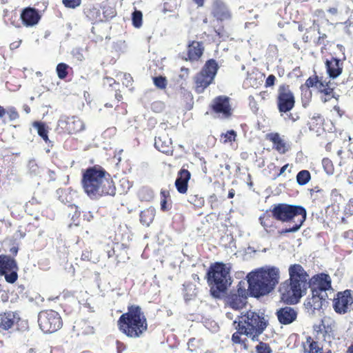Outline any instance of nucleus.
Here are the masks:
<instances>
[{"instance_id":"nucleus-1","label":"nucleus","mask_w":353,"mask_h":353,"mask_svg":"<svg viewBox=\"0 0 353 353\" xmlns=\"http://www.w3.org/2000/svg\"><path fill=\"white\" fill-rule=\"evenodd\" d=\"M280 270L278 268L265 265L252 270L245 276L248 284L239 281L236 290H231L223 298L226 303L232 309L239 310L248 303V296L257 299L271 293L279 282Z\"/></svg>"},{"instance_id":"nucleus-2","label":"nucleus","mask_w":353,"mask_h":353,"mask_svg":"<svg viewBox=\"0 0 353 353\" xmlns=\"http://www.w3.org/2000/svg\"><path fill=\"white\" fill-rule=\"evenodd\" d=\"M110 174L101 166L88 168L82 174L81 186L85 194L94 201L114 196L116 187Z\"/></svg>"},{"instance_id":"nucleus-3","label":"nucleus","mask_w":353,"mask_h":353,"mask_svg":"<svg viewBox=\"0 0 353 353\" xmlns=\"http://www.w3.org/2000/svg\"><path fill=\"white\" fill-rule=\"evenodd\" d=\"M330 276L326 273L315 274L309 280L307 284L311 290V296H308L304 302L307 313L314 315L316 311L323 310L328 306L327 291L332 290Z\"/></svg>"},{"instance_id":"nucleus-4","label":"nucleus","mask_w":353,"mask_h":353,"mask_svg":"<svg viewBox=\"0 0 353 353\" xmlns=\"http://www.w3.org/2000/svg\"><path fill=\"white\" fill-rule=\"evenodd\" d=\"M231 268L223 262H214L208 268L205 279L210 294L214 299L221 300L232 283Z\"/></svg>"},{"instance_id":"nucleus-5","label":"nucleus","mask_w":353,"mask_h":353,"mask_svg":"<svg viewBox=\"0 0 353 353\" xmlns=\"http://www.w3.org/2000/svg\"><path fill=\"white\" fill-rule=\"evenodd\" d=\"M119 330L130 338H139L148 329L146 318L140 306H128V312L121 314L118 320Z\"/></svg>"},{"instance_id":"nucleus-6","label":"nucleus","mask_w":353,"mask_h":353,"mask_svg":"<svg viewBox=\"0 0 353 353\" xmlns=\"http://www.w3.org/2000/svg\"><path fill=\"white\" fill-rule=\"evenodd\" d=\"M272 217L283 223L292 221L296 216H301L298 223L303 224L307 218L306 209L300 205H291L285 203L274 204L270 210Z\"/></svg>"},{"instance_id":"nucleus-7","label":"nucleus","mask_w":353,"mask_h":353,"mask_svg":"<svg viewBox=\"0 0 353 353\" xmlns=\"http://www.w3.org/2000/svg\"><path fill=\"white\" fill-rule=\"evenodd\" d=\"M38 323L44 333L55 332L63 325L60 314L52 310L40 312L38 314Z\"/></svg>"},{"instance_id":"nucleus-8","label":"nucleus","mask_w":353,"mask_h":353,"mask_svg":"<svg viewBox=\"0 0 353 353\" xmlns=\"http://www.w3.org/2000/svg\"><path fill=\"white\" fill-rule=\"evenodd\" d=\"M276 105L281 115L291 111L295 105V98L288 85H279L276 98Z\"/></svg>"},{"instance_id":"nucleus-9","label":"nucleus","mask_w":353,"mask_h":353,"mask_svg":"<svg viewBox=\"0 0 353 353\" xmlns=\"http://www.w3.org/2000/svg\"><path fill=\"white\" fill-rule=\"evenodd\" d=\"M19 267L17 261L9 255L0 254V276H3L8 283L18 279Z\"/></svg>"},{"instance_id":"nucleus-10","label":"nucleus","mask_w":353,"mask_h":353,"mask_svg":"<svg viewBox=\"0 0 353 353\" xmlns=\"http://www.w3.org/2000/svg\"><path fill=\"white\" fill-rule=\"evenodd\" d=\"M239 317L243 319L242 324L246 325L248 331L256 330L261 326L263 330H265L269 324L268 320L265 319L263 313L260 314L252 310L247 311L245 314Z\"/></svg>"},{"instance_id":"nucleus-11","label":"nucleus","mask_w":353,"mask_h":353,"mask_svg":"<svg viewBox=\"0 0 353 353\" xmlns=\"http://www.w3.org/2000/svg\"><path fill=\"white\" fill-rule=\"evenodd\" d=\"M353 303L352 290H345L339 292L333 299V308L339 314H345L348 312L349 306Z\"/></svg>"},{"instance_id":"nucleus-12","label":"nucleus","mask_w":353,"mask_h":353,"mask_svg":"<svg viewBox=\"0 0 353 353\" xmlns=\"http://www.w3.org/2000/svg\"><path fill=\"white\" fill-rule=\"evenodd\" d=\"M204 47L201 41H192L188 45L187 54H180L182 59L190 62L198 61L203 54Z\"/></svg>"},{"instance_id":"nucleus-13","label":"nucleus","mask_w":353,"mask_h":353,"mask_svg":"<svg viewBox=\"0 0 353 353\" xmlns=\"http://www.w3.org/2000/svg\"><path fill=\"white\" fill-rule=\"evenodd\" d=\"M275 314L279 323L286 325L296 320L298 312L293 307L285 306L276 310Z\"/></svg>"},{"instance_id":"nucleus-14","label":"nucleus","mask_w":353,"mask_h":353,"mask_svg":"<svg viewBox=\"0 0 353 353\" xmlns=\"http://www.w3.org/2000/svg\"><path fill=\"white\" fill-rule=\"evenodd\" d=\"M20 17L25 26L32 27L39 22L41 15L35 8L26 7L22 10Z\"/></svg>"},{"instance_id":"nucleus-15","label":"nucleus","mask_w":353,"mask_h":353,"mask_svg":"<svg viewBox=\"0 0 353 353\" xmlns=\"http://www.w3.org/2000/svg\"><path fill=\"white\" fill-rule=\"evenodd\" d=\"M212 110L216 113H221L225 117L231 114V108L229 103V97L226 96H219L213 101Z\"/></svg>"},{"instance_id":"nucleus-16","label":"nucleus","mask_w":353,"mask_h":353,"mask_svg":"<svg viewBox=\"0 0 353 353\" xmlns=\"http://www.w3.org/2000/svg\"><path fill=\"white\" fill-rule=\"evenodd\" d=\"M233 324L235 325L236 332L232 334L231 340L235 344H241L245 350H248V345L247 343V339H242L241 335L247 336L248 332L246 327L244 324H242V321H234Z\"/></svg>"},{"instance_id":"nucleus-17","label":"nucleus","mask_w":353,"mask_h":353,"mask_svg":"<svg viewBox=\"0 0 353 353\" xmlns=\"http://www.w3.org/2000/svg\"><path fill=\"white\" fill-rule=\"evenodd\" d=\"M325 64L330 78L334 79L341 74L343 63L339 58L332 57L330 60L326 59Z\"/></svg>"},{"instance_id":"nucleus-18","label":"nucleus","mask_w":353,"mask_h":353,"mask_svg":"<svg viewBox=\"0 0 353 353\" xmlns=\"http://www.w3.org/2000/svg\"><path fill=\"white\" fill-rule=\"evenodd\" d=\"M190 172L186 169L181 168L179 171L174 185L179 193H186L188 188V181L190 179Z\"/></svg>"},{"instance_id":"nucleus-19","label":"nucleus","mask_w":353,"mask_h":353,"mask_svg":"<svg viewBox=\"0 0 353 353\" xmlns=\"http://www.w3.org/2000/svg\"><path fill=\"white\" fill-rule=\"evenodd\" d=\"M212 13L217 20L223 21L230 18V13L227 6L221 0L214 1Z\"/></svg>"},{"instance_id":"nucleus-20","label":"nucleus","mask_w":353,"mask_h":353,"mask_svg":"<svg viewBox=\"0 0 353 353\" xmlns=\"http://www.w3.org/2000/svg\"><path fill=\"white\" fill-rule=\"evenodd\" d=\"M172 139L168 138L167 135L159 136L155 137L154 147L162 153L168 155L172 154Z\"/></svg>"},{"instance_id":"nucleus-21","label":"nucleus","mask_w":353,"mask_h":353,"mask_svg":"<svg viewBox=\"0 0 353 353\" xmlns=\"http://www.w3.org/2000/svg\"><path fill=\"white\" fill-rule=\"evenodd\" d=\"M56 193L59 200L61 203L65 205H68L69 207L74 206L76 209L78 208L77 205L72 203L74 197L77 196V192L75 191L70 188H59L56 191Z\"/></svg>"},{"instance_id":"nucleus-22","label":"nucleus","mask_w":353,"mask_h":353,"mask_svg":"<svg viewBox=\"0 0 353 353\" xmlns=\"http://www.w3.org/2000/svg\"><path fill=\"white\" fill-rule=\"evenodd\" d=\"M214 78L200 71L195 77L196 92L202 93L214 81Z\"/></svg>"},{"instance_id":"nucleus-23","label":"nucleus","mask_w":353,"mask_h":353,"mask_svg":"<svg viewBox=\"0 0 353 353\" xmlns=\"http://www.w3.org/2000/svg\"><path fill=\"white\" fill-rule=\"evenodd\" d=\"M15 314L12 312L0 314V330H8L15 322Z\"/></svg>"},{"instance_id":"nucleus-24","label":"nucleus","mask_w":353,"mask_h":353,"mask_svg":"<svg viewBox=\"0 0 353 353\" xmlns=\"http://www.w3.org/2000/svg\"><path fill=\"white\" fill-rule=\"evenodd\" d=\"M84 14L92 23L103 21L101 10L95 6L87 7L84 9Z\"/></svg>"},{"instance_id":"nucleus-25","label":"nucleus","mask_w":353,"mask_h":353,"mask_svg":"<svg viewBox=\"0 0 353 353\" xmlns=\"http://www.w3.org/2000/svg\"><path fill=\"white\" fill-rule=\"evenodd\" d=\"M155 214L156 210L153 207H150L142 210L139 214L141 223L146 227L150 226L154 219Z\"/></svg>"},{"instance_id":"nucleus-26","label":"nucleus","mask_w":353,"mask_h":353,"mask_svg":"<svg viewBox=\"0 0 353 353\" xmlns=\"http://www.w3.org/2000/svg\"><path fill=\"white\" fill-rule=\"evenodd\" d=\"M268 137L269 140L273 143L274 148L277 151L282 154H285L288 151L289 148H286V143L282 139H281L279 133H270L268 134Z\"/></svg>"},{"instance_id":"nucleus-27","label":"nucleus","mask_w":353,"mask_h":353,"mask_svg":"<svg viewBox=\"0 0 353 353\" xmlns=\"http://www.w3.org/2000/svg\"><path fill=\"white\" fill-rule=\"evenodd\" d=\"M219 68V66L216 61L214 59H210L206 61L201 71L214 79Z\"/></svg>"},{"instance_id":"nucleus-28","label":"nucleus","mask_w":353,"mask_h":353,"mask_svg":"<svg viewBox=\"0 0 353 353\" xmlns=\"http://www.w3.org/2000/svg\"><path fill=\"white\" fill-rule=\"evenodd\" d=\"M68 133L76 134L80 132L85 129L84 123L77 117L73 116L70 117Z\"/></svg>"},{"instance_id":"nucleus-29","label":"nucleus","mask_w":353,"mask_h":353,"mask_svg":"<svg viewBox=\"0 0 353 353\" xmlns=\"http://www.w3.org/2000/svg\"><path fill=\"white\" fill-rule=\"evenodd\" d=\"M302 295L293 293L292 290L287 289L285 292L281 293V300L286 305H294L299 302Z\"/></svg>"},{"instance_id":"nucleus-30","label":"nucleus","mask_w":353,"mask_h":353,"mask_svg":"<svg viewBox=\"0 0 353 353\" xmlns=\"http://www.w3.org/2000/svg\"><path fill=\"white\" fill-rule=\"evenodd\" d=\"M290 279H307L308 274L299 264L291 265L289 268Z\"/></svg>"},{"instance_id":"nucleus-31","label":"nucleus","mask_w":353,"mask_h":353,"mask_svg":"<svg viewBox=\"0 0 353 353\" xmlns=\"http://www.w3.org/2000/svg\"><path fill=\"white\" fill-rule=\"evenodd\" d=\"M290 284L288 289L292 290L293 293L302 295L301 285L305 284L307 279H290Z\"/></svg>"},{"instance_id":"nucleus-32","label":"nucleus","mask_w":353,"mask_h":353,"mask_svg":"<svg viewBox=\"0 0 353 353\" xmlns=\"http://www.w3.org/2000/svg\"><path fill=\"white\" fill-rule=\"evenodd\" d=\"M33 126L34 128L37 129V133L41 137L46 143L49 141L48 139V126L46 125L45 123L41 121H35L33 123Z\"/></svg>"},{"instance_id":"nucleus-33","label":"nucleus","mask_w":353,"mask_h":353,"mask_svg":"<svg viewBox=\"0 0 353 353\" xmlns=\"http://www.w3.org/2000/svg\"><path fill=\"white\" fill-rule=\"evenodd\" d=\"M28 172L32 176H41L44 168L39 166L35 159H30L28 164Z\"/></svg>"},{"instance_id":"nucleus-34","label":"nucleus","mask_w":353,"mask_h":353,"mask_svg":"<svg viewBox=\"0 0 353 353\" xmlns=\"http://www.w3.org/2000/svg\"><path fill=\"white\" fill-rule=\"evenodd\" d=\"M296 179L299 185H305L310 181L311 174L307 170H302L297 173Z\"/></svg>"},{"instance_id":"nucleus-35","label":"nucleus","mask_w":353,"mask_h":353,"mask_svg":"<svg viewBox=\"0 0 353 353\" xmlns=\"http://www.w3.org/2000/svg\"><path fill=\"white\" fill-rule=\"evenodd\" d=\"M101 8L103 10V13L101 15L103 18V21L112 19L113 17L116 16L117 12L113 7L108 6L107 4H103L101 6Z\"/></svg>"},{"instance_id":"nucleus-36","label":"nucleus","mask_w":353,"mask_h":353,"mask_svg":"<svg viewBox=\"0 0 353 353\" xmlns=\"http://www.w3.org/2000/svg\"><path fill=\"white\" fill-rule=\"evenodd\" d=\"M184 287V300L186 303L193 299L196 294L195 285L190 283L183 285Z\"/></svg>"},{"instance_id":"nucleus-37","label":"nucleus","mask_w":353,"mask_h":353,"mask_svg":"<svg viewBox=\"0 0 353 353\" xmlns=\"http://www.w3.org/2000/svg\"><path fill=\"white\" fill-rule=\"evenodd\" d=\"M272 213L269 211H267L265 213H263L259 217V221L261 225L264 228V229L267 231L268 228L272 226L273 222L272 221Z\"/></svg>"},{"instance_id":"nucleus-38","label":"nucleus","mask_w":353,"mask_h":353,"mask_svg":"<svg viewBox=\"0 0 353 353\" xmlns=\"http://www.w3.org/2000/svg\"><path fill=\"white\" fill-rule=\"evenodd\" d=\"M143 14L141 11L135 10L132 13V23L134 27L139 28L142 26Z\"/></svg>"},{"instance_id":"nucleus-39","label":"nucleus","mask_w":353,"mask_h":353,"mask_svg":"<svg viewBox=\"0 0 353 353\" xmlns=\"http://www.w3.org/2000/svg\"><path fill=\"white\" fill-rule=\"evenodd\" d=\"M69 66L65 63H60L57 65L56 71L57 76L60 79L66 78L68 74Z\"/></svg>"},{"instance_id":"nucleus-40","label":"nucleus","mask_w":353,"mask_h":353,"mask_svg":"<svg viewBox=\"0 0 353 353\" xmlns=\"http://www.w3.org/2000/svg\"><path fill=\"white\" fill-rule=\"evenodd\" d=\"M301 99H302V103L303 106L305 108L311 97H312V92L310 90L307 89V88H304V85L301 86Z\"/></svg>"},{"instance_id":"nucleus-41","label":"nucleus","mask_w":353,"mask_h":353,"mask_svg":"<svg viewBox=\"0 0 353 353\" xmlns=\"http://www.w3.org/2000/svg\"><path fill=\"white\" fill-rule=\"evenodd\" d=\"M265 330H263V327H259L256 330H250L248 331L247 336L249 337L254 342L261 341L259 339V336Z\"/></svg>"},{"instance_id":"nucleus-42","label":"nucleus","mask_w":353,"mask_h":353,"mask_svg":"<svg viewBox=\"0 0 353 353\" xmlns=\"http://www.w3.org/2000/svg\"><path fill=\"white\" fill-rule=\"evenodd\" d=\"M321 93L325 95V97H321V101L323 103L329 101L332 98H336L334 92V88H332L330 85H327V87L325 88V89L321 90Z\"/></svg>"},{"instance_id":"nucleus-43","label":"nucleus","mask_w":353,"mask_h":353,"mask_svg":"<svg viewBox=\"0 0 353 353\" xmlns=\"http://www.w3.org/2000/svg\"><path fill=\"white\" fill-rule=\"evenodd\" d=\"M256 353H272V350L268 343L263 341H259V343L255 347Z\"/></svg>"},{"instance_id":"nucleus-44","label":"nucleus","mask_w":353,"mask_h":353,"mask_svg":"<svg viewBox=\"0 0 353 353\" xmlns=\"http://www.w3.org/2000/svg\"><path fill=\"white\" fill-rule=\"evenodd\" d=\"M188 201L196 208H201L204 205V199L197 195H190Z\"/></svg>"},{"instance_id":"nucleus-45","label":"nucleus","mask_w":353,"mask_h":353,"mask_svg":"<svg viewBox=\"0 0 353 353\" xmlns=\"http://www.w3.org/2000/svg\"><path fill=\"white\" fill-rule=\"evenodd\" d=\"M70 117L66 115H62L60 117L57 125L62 130H64L68 133Z\"/></svg>"},{"instance_id":"nucleus-46","label":"nucleus","mask_w":353,"mask_h":353,"mask_svg":"<svg viewBox=\"0 0 353 353\" xmlns=\"http://www.w3.org/2000/svg\"><path fill=\"white\" fill-rule=\"evenodd\" d=\"M321 77L318 75L314 74L313 76L310 77L305 82L304 88H307L310 90V88H315L316 85H318L319 81Z\"/></svg>"},{"instance_id":"nucleus-47","label":"nucleus","mask_w":353,"mask_h":353,"mask_svg":"<svg viewBox=\"0 0 353 353\" xmlns=\"http://www.w3.org/2000/svg\"><path fill=\"white\" fill-rule=\"evenodd\" d=\"M322 165L323 167V169L325 172L331 175L334 172V166L332 164V161L328 158H324L322 160Z\"/></svg>"},{"instance_id":"nucleus-48","label":"nucleus","mask_w":353,"mask_h":353,"mask_svg":"<svg viewBox=\"0 0 353 353\" xmlns=\"http://www.w3.org/2000/svg\"><path fill=\"white\" fill-rule=\"evenodd\" d=\"M153 83L159 89H164L167 85V79L165 77L158 76L153 78Z\"/></svg>"},{"instance_id":"nucleus-49","label":"nucleus","mask_w":353,"mask_h":353,"mask_svg":"<svg viewBox=\"0 0 353 353\" xmlns=\"http://www.w3.org/2000/svg\"><path fill=\"white\" fill-rule=\"evenodd\" d=\"M310 339L311 337H308L307 342H310L309 350H307L305 348V353H318V351L319 350V343L313 340L310 341L309 340Z\"/></svg>"},{"instance_id":"nucleus-50","label":"nucleus","mask_w":353,"mask_h":353,"mask_svg":"<svg viewBox=\"0 0 353 353\" xmlns=\"http://www.w3.org/2000/svg\"><path fill=\"white\" fill-rule=\"evenodd\" d=\"M302 225L303 224H301V223H297L294 224L292 227L286 228L282 229L281 230H279L278 233L281 235H283L286 233L296 232L299 230V229L301 228Z\"/></svg>"},{"instance_id":"nucleus-51","label":"nucleus","mask_w":353,"mask_h":353,"mask_svg":"<svg viewBox=\"0 0 353 353\" xmlns=\"http://www.w3.org/2000/svg\"><path fill=\"white\" fill-rule=\"evenodd\" d=\"M6 114H7L10 121H14L19 117L17 109L14 107H8L7 109L5 108Z\"/></svg>"},{"instance_id":"nucleus-52","label":"nucleus","mask_w":353,"mask_h":353,"mask_svg":"<svg viewBox=\"0 0 353 353\" xmlns=\"http://www.w3.org/2000/svg\"><path fill=\"white\" fill-rule=\"evenodd\" d=\"M160 208L163 212H168L172 208V201L169 200H161L160 202Z\"/></svg>"},{"instance_id":"nucleus-53","label":"nucleus","mask_w":353,"mask_h":353,"mask_svg":"<svg viewBox=\"0 0 353 353\" xmlns=\"http://www.w3.org/2000/svg\"><path fill=\"white\" fill-rule=\"evenodd\" d=\"M81 0H62L66 8H75L81 4Z\"/></svg>"},{"instance_id":"nucleus-54","label":"nucleus","mask_w":353,"mask_h":353,"mask_svg":"<svg viewBox=\"0 0 353 353\" xmlns=\"http://www.w3.org/2000/svg\"><path fill=\"white\" fill-rule=\"evenodd\" d=\"M330 81L326 82L325 81H323V77H321L319 81L318 85H316L315 88L318 90L319 92L321 93V90L325 89V88H327V85H330Z\"/></svg>"},{"instance_id":"nucleus-55","label":"nucleus","mask_w":353,"mask_h":353,"mask_svg":"<svg viewBox=\"0 0 353 353\" xmlns=\"http://www.w3.org/2000/svg\"><path fill=\"white\" fill-rule=\"evenodd\" d=\"M275 81H276L275 76L274 74H270L265 80V87L268 88V87L273 86L275 83Z\"/></svg>"},{"instance_id":"nucleus-56","label":"nucleus","mask_w":353,"mask_h":353,"mask_svg":"<svg viewBox=\"0 0 353 353\" xmlns=\"http://www.w3.org/2000/svg\"><path fill=\"white\" fill-rule=\"evenodd\" d=\"M345 213L348 215L353 214V199H350L349 200V202L345 208Z\"/></svg>"},{"instance_id":"nucleus-57","label":"nucleus","mask_w":353,"mask_h":353,"mask_svg":"<svg viewBox=\"0 0 353 353\" xmlns=\"http://www.w3.org/2000/svg\"><path fill=\"white\" fill-rule=\"evenodd\" d=\"M132 77L130 74H123V84L125 85L126 87L132 85Z\"/></svg>"},{"instance_id":"nucleus-58","label":"nucleus","mask_w":353,"mask_h":353,"mask_svg":"<svg viewBox=\"0 0 353 353\" xmlns=\"http://www.w3.org/2000/svg\"><path fill=\"white\" fill-rule=\"evenodd\" d=\"M236 136V132L233 130L228 131L225 134V138L230 141H234Z\"/></svg>"},{"instance_id":"nucleus-59","label":"nucleus","mask_w":353,"mask_h":353,"mask_svg":"<svg viewBox=\"0 0 353 353\" xmlns=\"http://www.w3.org/2000/svg\"><path fill=\"white\" fill-rule=\"evenodd\" d=\"M161 200H169L170 199V192L167 190H161L160 192Z\"/></svg>"},{"instance_id":"nucleus-60","label":"nucleus","mask_w":353,"mask_h":353,"mask_svg":"<svg viewBox=\"0 0 353 353\" xmlns=\"http://www.w3.org/2000/svg\"><path fill=\"white\" fill-rule=\"evenodd\" d=\"M25 290V287L23 285H19L17 286L16 290H14L11 294L13 295L14 292H15V296H16V298L17 299L19 296V294H21L23 293V291Z\"/></svg>"},{"instance_id":"nucleus-61","label":"nucleus","mask_w":353,"mask_h":353,"mask_svg":"<svg viewBox=\"0 0 353 353\" xmlns=\"http://www.w3.org/2000/svg\"><path fill=\"white\" fill-rule=\"evenodd\" d=\"M90 258H91V252L89 250H85L82 252V254H81V260L90 261Z\"/></svg>"},{"instance_id":"nucleus-62","label":"nucleus","mask_w":353,"mask_h":353,"mask_svg":"<svg viewBox=\"0 0 353 353\" xmlns=\"http://www.w3.org/2000/svg\"><path fill=\"white\" fill-rule=\"evenodd\" d=\"M163 108V104L161 102L157 101L152 104V108L154 111H161Z\"/></svg>"},{"instance_id":"nucleus-63","label":"nucleus","mask_w":353,"mask_h":353,"mask_svg":"<svg viewBox=\"0 0 353 353\" xmlns=\"http://www.w3.org/2000/svg\"><path fill=\"white\" fill-rule=\"evenodd\" d=\"M73 55L79 61H81L83 59V56L81 52V49L76 48L72 51Z\"/></svg>"},{"instance_id":"nucleus-64","label":"nucleus","mask_w":353,"mask_h":353,"mask_svg":"<svg viewBox=\"0 0 353 353\" xmlns=\"http://www.w3.org/2000/svg\"><path fill=\"white\" fill-rule=\"evenodd\" d=\"M48 181H55V172L53 170H48Z\"/></svg>"}]
</instances>
